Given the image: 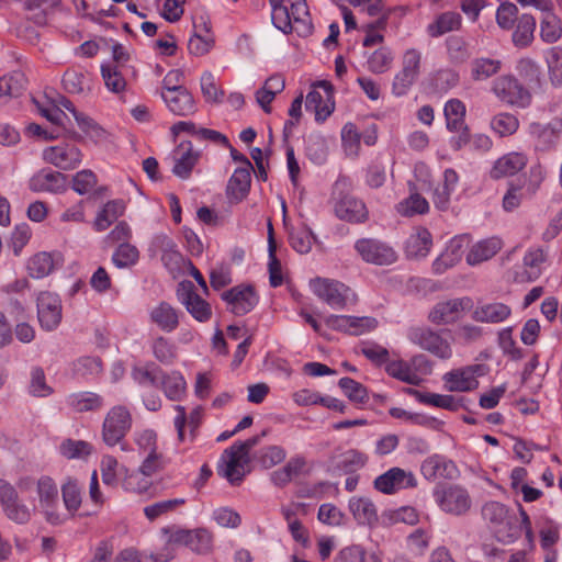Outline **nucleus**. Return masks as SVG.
<instances>
[{
  "label": "nucleus",
  "mask_w": 562,
  "mask_h": 562,
  "mask_svg": "<svg viewBox=\"0 0 562 562\" xmlns=\"http://www.w3.org/2000/svg\"><path fill=\"white\" fill-rule=\"evenodd\" d=\"M36 486L38 508L45 520L50 525H60L64 517L59 513V493L54 479L42 475L37 480L25 475L18 480L16 485L0 477V509L3 516L16 525H27L32 521L36 507L25 503L19 494L18 488L27 491Z\"/></svg>",
  "instance_id": "obj_1"
},
{
  "label": "nucleus",
  "mask_w": 562,
  "mask_h": 562,
  "mask_svg": "<svg viewBox=\"0 0 562 562\" xmlns=\"http://www.w3.org/2000/svg\"><path fill=\"white\" fill-rule=\"evenodd\" d=\"M258 441L259 437H252L245 441L235 442L225 449L217 465V474L225 477L233 485L240 484L246 475L249 451Z\"/></svg>",
  "instance_id": "obj_2"
},
{
  "label": "nucleus",
  "mask_w": 562,
  "mask_h": 562,
  "mask_svg": "<svg viewBox=\"0 0 562 562\" xmlns=\"http://www.w3.org/2000/svg\"><path fill=\"white\" fill-rule=\"evenodd\" d=\"M347 187L346 178H339L334 184L331 199L335 215L341 221L362 224L369 218L367 205L362 200L346 192Z\"/></svg>",
  "instance_id": "obj_3"
},
{
  "label": "nucleus",
  "mask_w": 562,
  "mask_h": 562,
  "mask_svg": "<svg viewBox=\"0 0 562 562\" xmlns=\"http://www.w3.org/2000/svg\"><path fill=\"white\" fill-rule=\"evenodd\" d=\"M132 420L131 412L125 406H113L106 413L102 424L103 442L109 447L121 445V449L127 451V445L122 441L132 427Z\"/></svg>",
  "instance_id": "obj_4"
},
{
  "label": "nucleus",
  "mask_w": 562,
  "mask_h": 562,
  "mask_svg": "<svg viewBox=\"0 0 562 562\" xmlns=\"http://www.w3.org/2000/svg\"><path fill=\"white\" fill-rule=\"evenodd\" d=\"M310 285L313 293L334 310H342L356 301L351 289L337 280L315 278Z\"/></svg>",
  "instance_id": "obj_5"
},
{
  "label": "nucleus",
  "mask_w": 562,
  "mask_h": 562,
  "mask_svg": "<svg viewBox=\"0 0 562 562\" xmlns=\"http://www.w3.org/2000/svg\"><path fill=\"white\" fill-rule=\"evenodd\" d=\"M492 92L503 103L519 109L529 108L532 101L530 91L512 75L497 77L492 83Z\"/></svg>",
  "instance_id": "obj_6"
},
{
  "label": "nucleus",
  "mask_w": 562,
  "mask_h": 562,
  "mask_svg": "<svg viewBox=\"0 0 562 562\" xmlns=\"http://www.w3.org/2000/svg\"><path fill=\"white\" fill-rule=\"evenodd\" d=\"M432 496L442 512L454 516L464 515L472 505L468 490L458 484L438 485Z\"/></svg>",
  "instance_id": "obj_7"
},
{
  "label": "nucleus",
  "mask_w": 562,
  "mask_h": 562,
  "mask_svg": "<svg viewBox=\"0 0 562 562\" xmlns=\"http://www.w3.org/2000/svg\"><path fill=\"white\" fill-rule=\"evenodd\" d=\"M527 131L536 151L550 153L562 137V119L553 117L547 123L531 122Z\"/></svg>",
  "instance_id": "obj_8"
},
{
  "label": "nucleus",
  "mask_w": 562,
  "mask_h": 562,
  "mask_svg": "<svg viewBox=\"0 0 562 562\" xmlns=\"http://www.w3.org/2000/svg\"><path fill=\"white\" fill-rule=\"evenodd\" d=\"M407 338L439 359L448 360L452 357L451 344L429 327H412L407 331Z\"/></svg>",
  "instance_id": "obj_9"
},
{
  "label": "nucleus",
  "mask_w": 562,
  "mask_h": 562,
  "mask_svg": "<svg viewBox=\"0 0 562 562\" xmlns=\"http://www.w3.org/2000/svg\"><path fill=\"white\" fill-rule=\"evenodd\" d=\"M484 519L488 520L494 529L496 537L504 543H510L517 538L519 531L510 526L512 517L505 505L498 502H488L482 508Z\"/></svg>",
  "instance_id": "obj_10"
},
{
  "label": "nucleus",
  "mask_w": 562,
  "mask_h": 562,
  "mask_svg": "<svg viewBox=\"0 0 562 562\" xmlns=\"http://www.w3.org/2000/svg\"><path fill=\"white\" fill-rule=\"evenodd\" d=\"M473 307L470 297H456L440 301L434 305L428 314V319L435 325H449L462 318L463 314Z\"/></svg>",
  "instance_id": "obj_11"
},
{
  "label": "nucleus",
  "mask_w": 562,
  "mask_h": 562,
  "mask_svg": "<svg viewBox=\"0 0 562 562\" xmlns=\"http://www.w3.org/2000/svg\"><path fill=\"white\" fill-rule=\"evenodd\" d=\"M485 372L484 364H471L445 373L442 380L450 392H471L479 386L477 376Z\"/></svg>",
  "instance_id": "obj_12"
},
{
  "label": "nucleus",
  "mask_w": 562,
  "mask_h": 562,
  "mask_svg": "<svg viewBox=\"0 0 562 562\" xmlns=\"http://www.w3.org/2000/svg\"><path fill=\"white\" fill-rule=\"evenodd\" d=\"M42 158L45 162L60 170H74L82 161L81 150L72 143L61 142L43 150Z\"/></svg>",
  "instance_id": "obj_13"
},
{
  "label": "nucleus",
  "mask_w": 562,
  "mask_h": 562,
  "mask_svg": "<svg viewBox=\"0 0 562 562\" xmlns=\"http://www.w3.org/2000/svg\"><path fill=\"white\" fill-rule=\"evenodd\" d=\"M417 486V480L412 471L394 467L376 476L373 487L382 494L392 495L402 490Z\"/></svg>",
  "instance_id": "obj_14"
},
{
  "label": "nucleus",
  "mask_w": 562,
  "mask_h": 562,
  "mask_svg": "<svg viewBox=\"0 0 562 562\" xmlns=\"http://www.w3.org/2000/svg\"><path fill=\"white\" fill-rule=\"evenodd\" d=\"M355 249L369 263L385 266L397 260L396 251L387 244L373 238H362L356 241Z\"/></svg>",
  "instance_id": "obj_15"
},
{
  "label": "nucleus",
  "mask_w": 562,
  "mask_h": 562,
  "mask_svg": "<svg viewBox=\"0 0 562 562\" xmlns=\"http://www.w3.org/2000/svg\"><path fill=\"white\" fill-rule=\"evenodd\" d=\"M168 543L183 544L193 552L207 554L213 548V535L206 528L176 529L171 531Z\"/></svg>",
  "instance_id": "obj_16"
},
{
  "label": "nucleus",
  "mask_w": 562,
  "mask_h": 562,
  "mask_svg": "<svg viewBox=\"0 0 562 562\" xmlns=\"http://www.w3.org/2000/svg\"><path fill=\"white\" fill-rule=\"evenodd\" d=\"M315 87L322 88L323 95L317 90H312L306 95L305 109L315 114L317 122H324L334 111L335 101L333 97V86L328 81H318Z\"/></svg>",
  "instance_id": "obj_17"
},
{
  "label": "nucleus",
  "mask_w": 562,
  "mask_h": 562,
  "mask_svg": "<svg viewBox=\"0 0 562 562\" xmlns=\"http://www.w3.org/2000/svg\"><path fill=\"white\" fill-rule=\"evenodd\" d=\"M178 300L198 322H207L212 316L210 304L194 291L191 281H182L177 290Z\"/></svg>",
  "instance_id": "obj_18"
},
{
  "label": "nucleus",
  "mask_w": 562,
  "mask_h": 562,
  "mask_svg": "<svg viewBox=\"0 0 562 562\" xmlns=\"http://www.w3.org/2000/svg\"><path fill=\"white\" fill-rule=\"evenodd\" d=\"M37 317L45 330L55 329L61 321V302L57 294L41 292L37 296Z\"/></svg>",
  "instance_id": "obj_19"
},
{
  "label": "nucleus",
  "mask_w": 562,
  "mask_h": 562,
  "mask_svg": "<svg viewBox=\"0 0 562 562\" xmlns=\"http://www.w3.org/2000/svg\"><path fill=\"white\" fill-rule=\"evenodd\" d=\"M548 254L542 247L529 248L524 258L521 267L515 271L516 282H532L540 278L543 272Z\"/></svg>",
  "instance_id": "obj_20"
},
{
  "label": "nucleus",
  "mask_w": 562,
  "mask_h": 562,
  "mask_svg": "<svg viewBox=\"0 0 562 562\" xmlns=\"http://www.w3.org/2000/svg\"><path fill=\"white\" fill-rule=\"evenodd\" d=\"M223 301L235 315L249 313L258 303V296L250 285H237L222 293Z\"/></svg>",
  "instance_id": "obj_21"
},
{
  "label": "nucleus",
  "mask_w": 562,
  "mask_h": 562,
  "mask_svg": "<svg viewBox=\"0 0 562 562\" xmlns=\"http://www.w3.org/2000/svg\"><path fill=\"white\" fill-rule=\"evenodd\" d=\"M420 472L427 481L453 480L459 476L457 464L442 454H432L426 458L422 462Z\"/></svg>",
  "instance_id": "obj_22"
},
{
  "label": "nucleus",
  "mask_w": 562,
  "mask_h": 562,
  "mask_svg": "<svg viewBox=\"0 0 562 562\" xmlns=\"http://www.w3.org/2000/svg\"><path fill=\"white\" fill-rule=\"evenodd\" d=\"M66 187L65 176L48 168L41 169L29 181V188L33 192L58 193Z\"/></svg>",
  "instance_id": "obj_23"
},
{
  "label": "nucleus",
  "mask_w": 562,
  "mask_h": 562,
  "mask_svg": "<svg viewBox=\"0 0 562 562\" xmlns=\"http://www.w3.org/2000/svg\"><path fill=\"white\" fill-rule=\"evenodd\" d=\"M172 157L175 160L172 172L181 179H187L196 165L200 154L193 150L191 142H182L173 150Z\"/></svg>",
  "instance_id": "obj_24"
},
{
  "label": "nucleus",
  "mask_w": 562,
  "mask_h": 562,
  "mask_svg": "<svg viewBox=\"0 0 562 562\" xmlns=\"http://www.w3.org/2000/svg\"><path fill=\"white\" fill-rule=\"evenodd\" d=\"M329 462L334 470L340 471L345 474H352L367 464L368 457L359 450L349 449L346 451L334 452L329 458Z\"/></svg>",
  "instance_id": "obj_25"
},
{
  "label": "nucleus",
  "mask_w": 562,
  "mask_h": 562,
  "mask_svg": "<svg viewBox=\"0 0 562 562\" xmlns=\"http://www.w3.org/2000/svg\"><path fill=\"white\" fill-rule=\"evenodd\" d=\"M528 158L522 153H508L499 157L492 167L490 176L493 179H501L518 173L527 165Z\"/></svg>",
  "instance_id": "obj_26"
},
{
  "label": "nucleus",
  "mask_w": 562,
  "mask_h": 562,
  "mask_svg": "<svg viewBox=\"0 0 562 562\" xmlns=\"http://www.w3.org/2000/svg\"><path fill=\"white\" fill-rule=\"evenodd\" d=\"M250 171L248 167H239L229 178L226 194L232 203H239L248 195L251 184Z\"/></svg>",
  "instance_id": "obj_27"
},
{
  "label": "nucleus",
  "mask_w": 562,
  "mask_h": 562,
  "mask_svg": "<svg viewBox=\"0 0 562 562\" xmlns=\"http://www.w3.org/2000/svg\"><path fill=\"white\" fill-rule=\"evenodd\" d=\"M512 314V308L501 302H491L477 305L472 317L475 322L497 324L506 321Z\"/></svg>",
  "instance_id": "obj_28"
},
{
  "label": "nucleus",
  "mask_w": 562,
  "mask_h": 562,
  "mask_svg": "<svg viewBox=\"0 0 562 562\" xmlns=\"http://www.w3.org/2000/svg\"><path fill=\"white\" fill-rule=\"evenodd\" d=\"M168 109L176 115L187 116L195 112V103L191 93L186 89L161 93Z\"/></svg>",
  "instance_id": "obj_29"
},
{
  "label": "nucleus",
  "mask_w": 562,
  "mask_h": 562,
  "mask_svg": "<svg viewBox=\"0 0 562 562\" xmlns=\"http://www.w3.org/2000/svg\"><path fill=\"white\" fill-rule=\"evenodd\" d=\"M432 246L430 232L425 227H417L407 238L405 251L409 258L426 257Z\"/></svg>",
  "instance_id": "obj_30"
},
{
  "label": "nucleus",
  "mask_w": 562,
  "mask_h": 562,
  "mask_svg": "<svg viewBox=\"0 0 562 562\" xmlns=\"http://www.w3.org/2000/svg\"><path fill=\"white\" fill-rule=\"evenodd\" d=\"M149 319L162 331L171 333L179 325L178 312L167 302H160L149 312Z\"/></svg>",
  "instance_id": "obj_31"
},
{
  "label": "nucleus",
  "mask_w": 562,
  "mask_h": 562,
  "mask_svg": "<svg viewBox=\"0 0 562 562\" xmlns=\"http://www.w3.org/2000/svg\"><path fill=\"white\" fill-rule=\"evenodd\" d=\"M63 87L71 94H85L91 90V78L81 67H72L63 76Z\"/></svg>",
  "instance_id": "obj_32"
},
{
  "label": "nucleus",
  "mask_w": 562,
  "mask_h": 562,
  "mask_svg": "<svg viewBox=\"0 0 562 562\" xmlns=\"http://www.w3.org/2000/svg\"><path fill=\"white\" fill-rule=\"evenodd\" d=\"M125 212V203L123 200L116 199L108 201L97 213L93 221V228L97 232L106 231L119 217Z\"/></svg>",
  "instance_id": "obj_33"
},
{
  "label": "nucleus",
  "mask_w": 562,
  "mask_h": 562,
  "mask_svg": "<svg viewBox=\"0 0 562 562\" xmlns=\"http://www.w3.org/2000/svg\"><path fill=\"white\" fill-rule=\"evenodd\" d=\"M349 510L360 525H373L378 521L374 503L366 496H353L349 501Z\"/></svg>",
  "instance_id": "obj_34"
},
{
  "label": "nucleus",
  "mask_w": 562,
  "mask_h": 562,
  "mask_svg": "<svg viewBox=\"0 0 562 562\" xmlns=\"http://www.w3.org/2000/svg\"><path fill=\"white\" fill-rule=\"evenodd\" d=\"M67 405L76 413L95 412L102 408L103 397L94 392H76L66 397Z\"/></svg>",
  "instance_id": "obj_35"
},
{
  "label": "nucleus",
  "mask_w": 562,
  "mask_h": 562,
  "mask_svg": "<svg viewBox=\"0 0 562 562\" xmlns=\"http://www.w3.org/2000/svg\"><path fill=\"white\" fill-rule=\"evenodd\" d=\"M502 248L499 238L492 237L474 244L467 255V262L470 266L479 265L494 257Z\"/></svg>",
  "instance_id": "obj_36"
},
{
  "label": "nucleus",
  "mask_w": 562,
  "mask_h": 562,
  "mask_svg": "<svg viewBox=\"0 0 562 562\" xmlns=\"http://www.w3.org/2000/svg\"><path fill=\"white\" fill-rule=\"evenodd\" d=\"M535 30L536 19L531 14L519 15L512 35L514 45L519 48L528 47L533 41Z\"/></svg>",
  "instance_id": "obj_37"
},
{
  "label": "nucleus",
  "mask_w": 562,
  "mask_h": 562,
  "mask_svg": "<svg viewBox=\"0 0 562 562\" xmlns=\"http://www.w3.org/2000/svg\"><path fill=\"white\" fill-rule=\"evenodd\" d=\"M159 386L170 401H181L186 394L187 383L182 374L178 371L166 373L159 378Z\"/></svg>",
  "instance_id": "obj_38"
},
{
  "label": "nucleus",
  "mask_w": 562,
  "mask_h": 562,
  "mask_svg": "<svg viewBox=\"0 0 562 562\" xmlns=\"http://www.w3.org/2000/svg\"><path fill=\"white\" fill-rule=\"evenodd\" d=\"M461 25V16L457 12L448 11L437 16V19L428 24L427 33L431 37H439L448 32L458 30Z\"/></svg>",
  "instance_id": "obj_39"
},
{
  "label": "nucleus",
  "mask_w": 562,
  "mask_h": 562,
  "mask_svg": "<svg viewBox=\"0 0 562 562\" xmlns=\"http://www.w3.org/2000/svg\"><path fill=\"white\" fill-rule=\"evenodd\" d=\"M518 117L509 112H501L491 119L490 127L499 137L514 135L519 128Z\"/></svg>",
  "instance_id": "obj_40"
},
{
  "label": "nucleus",
  "mask_w": 562,
  "mask_h": 562,
  "mask_svg": "<svg viewBox=\"0 0 562 562\" xmlns=\"http://www.w3.org/2000/svg\"><path fill=\"white\" fill-rule=\"evenodd\" d=\"M56 256L45 251L34 255L27 263L30 276L35 279L48 276L56 266Z\"/></svg>",
  "instance_id": "obj_41"
},
{
  "label": "nucleus",
  "mask_w": 562,
  "mask_h": 562,
  "mask_svg": "<svg viewBox=\"0 0 562 562\" xmlns=\"http://www.w3.org/2000/svg\"><path fill=\"white\" fill-rule=\"evenodd\" d=\"M445 117L447 128L451 132H460L463 128L465 105L458 99H451L445 104Z\"/></svg>",
  "instance_id": "obj_42"
},
{
  "label": "nucleus",
  "mask_w": 562,
  "mask_h": 562,
  "mask_svg": "<svg viewBox=\"0 0 562 562\" xmlns=\"http://www.w3.org/2000/svg\"><path fill=\"white\" fill-rule=\"evenodd\" d=\"M407 392L415 398L426 405L445 408L448 411H457L459 404L451 395H442L437 393H425L415 389H408Z\"/></svg>",
  "instance_id": "obj_43"
},
{
  "label": "nucleus",
  "mask_w": 562,
  "mask_h": 562,
  "mask_svg": "<svg viewBox=\"0 0 562 562\" xmlns=\"http://www.w3.org/2000/svg\"><path fill=\"white\" fill-rule=\"evenodd\" d=\"M541 40L548 44L555 43L562 36V22L554 9L543 14L540 22Z\"/></svg>",
  "instance_id": "obj_44"
},
{
  "label": "nucleus",
  "mask_w": 562,
  "mask_h": 562,
  "mask_svg": "<svg viewBox=\"0 0 562 562\" xmlns=\"http://www.w3.org/2000/svg\"><path fill=\"white\" fill-rule=\"evenodd\" d=\"M101 75L105 87L110 91L120 93L125 90L126 80L123 74V68L119 67V65L103 64L101 66Z\"/></svg>",
  "instance_id": "obj_45"
},
{
  "label": "nucleus",
  "mask_w": 562,
  "mask_h": 562,
  "mask_svg": "<svg viewBox=\"0 0 562 562\" xmlns=\"http://www.w3.org/2000/svg\"><path fill=\"white\" fill-rule=\"evenodd\" d=\"M26 79L21 71H13L0 78V97H18L25 89Z\"/></svg>",
  "instance_id": "obj_46"
},
{
  "label": "nucleus",
  "mask_w": 562,
  "mask_h": 562,
  "mask_svg": "<svg viewBox=\"0 0 562 562\" xmlns=\"http://www.w3.org/2000/svg\"><path fill=\"white\" fill-rule=\"evenodd\" d=\"M502 61L493 58H475L472 61V78L476 81L486 80L501 70Z\"/></svg>",
  "instance_id": "obj_47"
},
{
  "label": "nucleus",
  "mask_w": 562,
  "mask_h": 562,
  "mask_svg": "<svg viewBox=\"0 0 562 562\" xmlns=\"http://www.w3.org/2000/svg\"><path fill=\"white\" fill-rule=\"evenodd\" d=\"M61 495L66 509L74 515L81 505V492L78 482L74 479H67L61 485Z\"/></svg>",
  "instance_id": "obj_48"
},
{
  "label": "nucleus",
  "mask_w": 562,
  "mask_h": 562,
  "mask_svg": "<svg viewBox=\"0 0 562 562\" xmlns=\"http://www.w3.org/2000/svg\"><path fill=\"white\" fill-rule=\"evenodd\" d=\"M132 376L142 386H159V378L162 376V370L155 364L135 367L132 371Z\"/></svg>",
  "instance_id": "obj_49"
},
{
  "label": "nucleus",
  "mask_w": 562,
  "mask_h": 562,
  "mask_svg": "<svg viewBox=\"0 0 562 562\" xmlns=\"http://www.w3.org/2000/svg\"><path fill=\"white\" fill-rule=\"evenodd\" d=\"M338 385L351 402L364 404L369 401L367 389L356 380L345 376L339 380Z\"/></svg>",
  "instance_id": "obj_50"
},
{
  "label": "nucleus",
  "mask_w": 562,
  "mask_h": 562,
  "mask_svg": "<svg viewBox=\"0 0 562 562\" xmlns=\"http://www.w3.org/2000/svg\"><path fill=\"white\" fill-rule=\"evenodd\" d=\"M60 453L67 459H85L92 452V446L83 440L66 439L59 446Z\"/></svg>",
  "instance_id": "obj_51"
},
{
  "label": "nucleus",
  "mask_w": 562,
  "mask_h": 562,
  "mask_svg": "<svg viewBox=\"0 0 562 562\" xmlns=\"http://www.w3.org/2000/svg\"><path fill=\"white\" fill-rule=\"evenodd\" d=\"M396 210L401 215L413 216L426 213L429 210V204L420 194L412 193L407 199L397 204Z\"/></svg>",
  "instance_id": "obj_52"
},
{
  "label": "nucleus",
  "mask_w": 562,
  "mask_h": 562,
  "mask_svg": "<svg viewBox=\"0 0 562 562\" xmlns=\"http://www.w3.org/2000/svg\"><path fill=\"white\" fill-rule=\"evenodd\" d=\"M138 258L139 251L135 246L128 243H122L114 251L112 261L117 268H127L134 266Z\"/></svg>",
  "instance_id": "obj_53"
},
{
  "label": "nucleus",
  "mask_w": 562,
  "mask_h": 562,
  "mask_svg": "<svg viewBox=\"0 0 562 562\" xmlns=\"http://www.w3.org/2000/svg\"><path fill=\"white\" fill-rule=\"evenodd\" d=\"M184 504L186 498L164 499L146 506L144 508V514L149 520H155L162 515L175 512L178 507Z\"/></svg>",
  "instance_id": "obj_54"
},
{
  "label": "nucleus",
  "mask_w": 562,
  "mask_h": 562,
  "mask_svg": "<svg viewBox=\"0 0 562 562\" xmlns=\"http://www.w3.org/2000/svg\"><path fill=\"white\" fill-rule=\"evenodd\" d=\"M77 124L90 140L102 144L108 139V132L86 115L77 116Z\"/></svg>",
  "instance_id": "obj_55"
},
{
  "label": "nucleus",
  "mask_w": 562,
  "mask_h": 562,
  "mask_svg": "<svg viewBox=\"0 0 562 562\" xmlns=\"http://www.w3.org/2000/svg\"><path fill=\"white\" fill-rule=\"evenodd\" d=\"M386 372L389 375L408 384L416 385L419 382L418 375L411 369L409 364L403 360L387 363Z\"/></svg>",
  "instance_id": "obj_56"
},
{
  "label": "nucleus",
  "mask_w": 562,
  "mask_h": 562,
  "mask_svg": "<svg viewBox=\"0 0 562 562\" xmlns=\"http://www.w3.org/2000/svg\"><path fill=\"white\" fill-rule=\"evenodd\" d=\"M170 559H172V554L169 551L159 554L139 555L133 549H125L116 555L114 562H168Z\"/></svg>",
  "instance_id": "obj_57"
},
{
  "label": "nucleus",
  "mask_w": 562,
  "mask_h": 562,
  "mask_svg": "<svg viewBox=\"0 0 562 562\" xmlns=\"http://www.w3.org/2000/svg\"><path fill=\"white\" fill-rule=\"evenodd\" d=\"M203 30L207 33L206 36L200 34H193L188 43V49L192 55L203 56L210 52L213 47L214 40L210 34V27L206 22L202 23Z\"/></svg>",
  "instance_id": "obj_58"
},
{
  "label": "nucleus",
  "mask_w": 562,
  "mask_h": 562,
  "mask_svg": "<svg viewBox=\"0 0 562 562\" xmlns=\"http://www.w3.org/2000/svg\"><path fill=\"white\" fill-rule=\"evenodd\" d=\"M360 134L353 123H346L341 130L344 150L348 156H357L360 149Z\"/></svg>",
  "instance_id": "obj_59"
},
{
  "label": "nucleus",
  "mask_w": 562,
  "mask_h": 562,
  "mask_svg": "<svg viewBox=\"0 0 562 562\" xmlns=\"http://www.w3.org/2000/svg\"><path fill=\"white\" fill-rule=\"evenodd\" d=\"M393 61V55L389 48L376 49L368 58V69L374 74H383L390 69Z\"/></svg>",
  "instance_id": "obj_60"
},
{
  "label": "nucleus",
  "mask_w": 562,
  "mask_h": 562,
  "mask_svg": "<svg viewBox=\"0 0 562 562\" xmlns=\"http://www.w3.org/2000/svg\"><path fill=\"white\" fill-rule=\"evenodd\" d=\"M125 472L127 471L125 470ZM150 485V479L147 475L143 474L139 471V469L131 473H125V476L122 482V486L125 491L139 494L147 492Z\"/></svg>",
  "instance_id": "obj_61"
},
{
  "label": "nucleus",
  "mask_w": 562,
  "mask_h": 562,
  "mask_svg": "<svg viewBox=\"0 0 562 562\" xmlns=\"http://www.w3.org/2000/svg\"><path fill=\"white\" fill-rule=\"evenodd\" d=\"M546 60L551 82L554 86L562 85V49L559 47L550 48L547 52Z\"/></svg>",
  "instance_id": "obj_62"
},
{
  "label": "nucleus",
  "mask_w": 562,
  "mask_h": 562,
  "mask_svg": "<svg viewBox=\"0 0 562 562\" xmlns=\"http://www.w3.org/2000/svg\"><path fill=\"white\" fill-rule=\"evenodd\" d=\"M518 18V8L512 2L501 3L496 10V23L503 30H512Z\"/></svg>",
  "instance_id": "obj_63"
},
{
  "label": "nucleus",
  "mask_w": 562,
  "mask_h": 562,
  "mask_svg": "<svg viewBox=\"0 0 562 562\" xmlns=\"http://www.w3.org/2000/svg\"><path fill=\"white\" fill-rule=\"evenodd\" d=\"M290 245L300 254H307L312 249L314 236L313 233L303 227L292 231L289 235Z\"/></svg>",
  "instance_id": "obj_64"
}]
</instances>
